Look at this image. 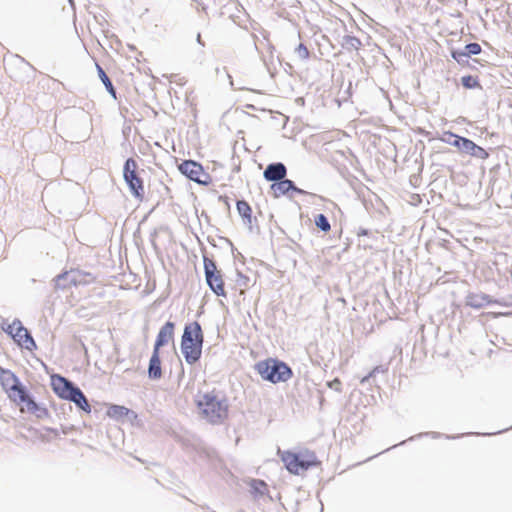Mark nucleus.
<instances>
[{"label":"nucleus","mask_w":512,"mask_h":512,"mask_svg":"<svg viewBox=\"0 0 512 512\" xmlns=\"http://www.w3.org/2000/svg\"><path fill=\"white\" fill-rule=\"evenodd\" d=\"M203 341V331L197 321H193L185 326L181 338V351L188 364L192 365L200 359Z\"/></svg>","instance_id":"2"},{"label":"nucleus","mask_w":512,"mask_h":512,"mask_svg":"<svg viewBox=\"0 0 512 512\" xmlns=\"http://www.w3.org/2000/svg\"><path fill=\"white\" fill-rule=\"evenodd\" d=\"M461 83L467 89H472L480 86L478 79L471 75L463 76L461 78Z\"/></svg>","instance_id":"22"},{"label":"nucleus","mask_w":512,"mask_h":512,"mask_svg":"<svg viewBox=\"0 0 512 512\" xmlns=\"http://www.w3.org/2000/svg\"><path fill=\"white\" fill-rule=\"evenodd\" d=\"M474 145L475 143L472 140L465 138V140L462 141L461 152L470 155L472 149H474Z\"/></svg>","instance_id":"27"},{"label":"nucleus","mask_w":512,"mask_h":512,"mask_svg":"<svg viewBox=\"0 0 512 512\" xmlns=\"http://www.w3.org/2000/svg\"><path fill=\"white\" fill-rule=\"evenodd\" d=\"M178 170L190 180L204 186L212 183V177L203 166L193 160H184L178 165Z\"/></svg>","instance_id":"8"},{"label":"nucleus","mask_w":512,"mask_h":512,"mask_svg":"<svg viewBox=\"0 0 512 512\" xmlns=\"http://www.w3.org/2000/svg\"><path fill=\"white\" fill-rule=\"evenodd\" d=\"M53 391L62 399L74 402L83 411L90 413L91 406L83 392L75 387L65 377L54 375L51 377Z\"/></svg>","instance_id":"4"},{"label":"nucleus","mask_w":512,"mask_h":512,"mask_svg":"<svg viewBox=\"0 0 512 512\" xmlns=\"http://www.w3.org/2000/svg\"><path fill=\"white\" fill-rule=\"evenodd\" d=\"M280 458L286 469L291 474L295 475H299L309 468L318 466L320 464V462L317 460L315 452L310 450H304L300 453L283 451L280 453Z\"/></svg>","instance_id":"5"},{"label":"nucleus","mask_w":512,"mask_h":512,"mask_svg":"<svg viewBox=\"0 0 512 512\" xmlns=\"http://www.w3.org/2000/svg\"><path fill=\"white\" fill-rule=\"evenodd\" d=\"M15 399H10L17 406H19L22 413L35 414L39 410L38 404L30 397L25 387H23V393H18Z\"/></svg>","instance_id":"12"},{"label":"nucleus","mask_w":512,"mask_h":512,"mask_svg":"<svg viewBox=\"0 0 512 512\" xmlns=\"http://www.w3.org/2000/svg\"><path fill=\"white\" fill-rule=\"evenodd\" d=\"M175 324L171 321L166 322L159 330L153 350L160 351V348L174 340Z\"/></svg>","instance_id":"11"},{"label":"nucleus","mask_w":512,"mask_h":512,"mask_svg":"<svg viewBox=\"0 0 512 512\" xmlns=\"http://www.w3.org/2000/svg\"><path fill=\"white\" fill-rule=\"evenodd\" d=\"M272 189H273L274 195L276 197L285 195L291 190H297L296 187L294 186L293 182L288 179L278 180L277 183L272 185Z\"/></svg>","instance_id":"15"},{"label":"nucleus","mask_w":512,"mask_h":512,"mask_svg":"<svg viewBox=\"0 0 512 512\" xmlns=\"http://www.w3.org/2000/svg\"><path fill=\"white\" fill-rule=\"evenodd\" d=\"M74 270H71L69 272H64L63 274H60L55 279V286L59 289H64L67 287V285L64 283L66 280H68L72 284H76V278L73 277Z\"/></svg>","instance_id":"18"},{"label":"nucleus","mask_w":512,"mask_h":512,"mask_svg":"<svg viewBox=\"0 0 512 512\" xmlns=\"http://www.w3.org/2000/svg\"><path fill=\"white\" fill-rule=\"evenodd\" d=\"M236 283L240 287V294H244L245 290L249 287V278L246 275L238 272Z\"/></svg>","instance_id":"23"},{"label":"nucleus","mask_w":512,"mask_h":512,"mask_svg":"<svg viewBox=\"0 0 512 512\" xmlns=\"http://www.w3.org/2000/svg\"><path fill=\"white\" fill-rule=\"evenodd\" d=\"M442 140L452 146L457 147L461 151L462 141L465 140V137L458 136L452 132H445Z\"/></svg>","instance_id":"19"},{"label":"nucleus","mask_w":512,"mask_h":512,"mask_svg":"<svg viewBox=\"0 0 512 512\" xmlns=\"http://www.w3.org/2000/svg\"><path fill=\"white\" fill-rule=\"evenodd\" d=\"M482 51L481 46L478 43H470L465 46V54L467 56L470 55H478Z\"/></svg>","instance_id":"26"},{"label":"nucleus","mask_w":512,"mask_h":512,"mask_svg":"<svg viewBox=\"0 0 512 512\" xmlns=\"http://www.w3.org/2000/svg\"><path fill=\"white\" fill-rule=\"evenodd\" d=\"M148 376L153 380L162 377L160 351L153 350L148 367Z\"/></svg>","instance_id":"14"},{"label":"nucleus","mask_w":512,"mask_h":512,"mask_svg":"<svg viewBox=\"0 0 512 512\" xmlns=\"http://www.w3.org/2000/svg\"><path fill=\"white\" fill-rule=\"evenodd\" d=\"M0 384L9 399H15L18 393H23V386L19 379L10 370L0 368Z\"/></svg>","instance_id":"10"},{"label":"nucleus","mask_w":512,"mask_h":512,"mask_svg":"<svg viewBox=\"0 0 512 512\" xmlns=\"http://www.w3.org/2000/svg\"><path fill=\"white\" fill-rule=\"evenodd\" d=\"M315 225L324 232H329L331 229L328 219L323 214H318L315 217Z\"/></svg>","instance_id":"21"},{"label":"nucleus","mask_w":512,"mask_h":512,"mask_svg":"<svg viewBox=\"0 0 512 512\" xmlns=\"http://www.w3.org/2000/svg\"><path fill=\"white\" fill-rule=\"evenodd\" d=\"M204 272L205 278L210 289L217 295L226 297L227 293L225 290V283L221 271L217 268L216 263L208 258L204 257Z\"/></svg>","instance_id":"7"},{"label":"nucleus","mask_w":512,"mask_h":512,"mask_svg":"<svg viewBox=\"0 0 512 512\" xmlns=\"http://www.w3.org/2000/svg\"><path fill=\"white\" fill-rule=\"evenodd\" d=\"M7 332L12 336V338L17 342V344L25 348L29 351H32L36 348V344L31 337L28 330L23 327L20 321H13L7 328Z\"/></svg>","instance_id":"9"},{"label":"nucleus","mask_w":512,"mask_h":512,"mask_svg":"<svg viewBox=\"0 0 512 512\" xmlns=\"http://www.w3.org/2000/svg\"><path fill=\"white\" fill-rule=\"evenodd\" d=\"M451 56L453 57V59H455L456 61L460 62L461 61V58L462 57H467V55L465 54V52L463 51H453L451 53Z\"/></svg>","instance_id":"28"},{"label":"nucleus","mask_w":512,"mask_h":512,"mask_svg":"<svg viewBox=\"0 0 512 512\" xmlns=\"http://www.w3.org/2000/svg\"><path fill=\"white\" fill-rule=\"evenodd\" d=\"M287 173L286 167L282 163H274L267 166L263 175L268 181H278L285 178Z\"/></svg>","instance_id":"13"},{"label":"nucleus","mask_w":512,"mask_h":512,"mask_svg":"<svg viewBox=\"0 0 512 512\" xmlns=\"http://www.w3.org/2000/svg\"><path fill=\"white\" fill-rule=\"evenodd\" d=\"M253 485H261V487H266V484L261 480H253Z\"/></svg>","instance_id":"29"},{"label":"nucleus","mask_w":512,"mask_h":512,"mask_svg":"<svg viewBox=\"0 0 512 512\" xmlns=\"http://www.w3.org/2000/svg\"><path fill=\"white\" fill-rule=\"evenodd\" d=\"M470 155L473 157L479 158V159H483V160L487 159L489 157L488 152L484 148H482L476 144L474 145V149H472V152L470 153Z\"/></svg>","instance_id":"25"},{"label":"nucleus","mask_w":512,"mask_h":512,"mask_svg":"<svg viewBox=\"0 0 512 512\" xmlns=\"http://www.w3.org/2000/svg\"><path fill=\"white\" fill-rule=\"evenodd\" d=\"M204 419L211 424H221L228 417V403L214 391L204 393L196 402Z\"/></svg>","instance_id":"1"},{"label":"nucleus","mask_w":512,"mask_h":512,"mask_svg":"<svg viewBox=\"0 0 512 512\" xmlns=\"http://www.w3.org/2000/svg\"><path fill=\"white\" fill-rule=\"evenodd\" d=\"M123 178L132 196L143 201L145 197L144 180L138 173V164L135 159L128 158L123 166Z\"/></svg>","instance_id":"6"},{"label":"nucleus","mask_w":512,"mask_h":512,"mask_svg":"<svg viewBox=\"0 0 512 512\" xmlns=\"http://www.w3.org/2000/svg\"><path fill=\"white\" fill-rule=\"evenodd\" d=\"M129 412L130 410L128 408L120 405H111L107 409V415L113 419L124 418L128 416Z\"/></svg>","instance_id":"17"},{"label":"nucleus","mask_w":512,"mask_h":512,"mask_svg":"<svg viewBox=\"0 0 512 512\" xmlns=\"http://www.w3.org/2000/svg\"><path fill=\"white\" fill-rule=\"evenodd\" d=\"M295 52L301 60H307L310 57L309 49L303 43L296 47Z\"/></svg>","instance_id":"24"},{"label":"nucleus","mask_w":512,"mask_h":512,"mask_svg":"<svg viewBox=\"0 0 512 512\" xmlns=\"http://www.w3.org/2000/svg\"><path fill=\"white\" fill-rule=\"evenodd\" d=\"M255 370L263 380L273 384L286 382L293 375L291 368L276 358H267L257 362Z\"/></svg>","instance_id":"3"},{"label":"nucleus","mask_w":512,"mask_h":512,"mask_svg":"<svg viewBox=\"0 0 512 512\" xmlns=\"http://www.w3.org/2000/svg\"><path fill=\"white\" fill-rule=\"evenodd\" d=\"M97 71H98V75H99L101 81L103 82V84L105 85L106 89L115 98L116 97L115 88H114L111 80L106 75L105 71L102 69V67L100 65H97Z\"/></svg>","instance_id":"20"},{"label":"nucleus","mask_w":512,"mask_h":512,"mask_svg":"<svg viewBox=\"0 0 512 512\" xmlns=\"http://www.w3.org/2000/svg\"><path fill=\"white\" fill-rule=\"evenodd\" d=\"M236 208L240 216L248 223L252 220V209L249 203L245 200H239L236 203Z\"/></svg>","instance_id":"16"}]
</instances>
